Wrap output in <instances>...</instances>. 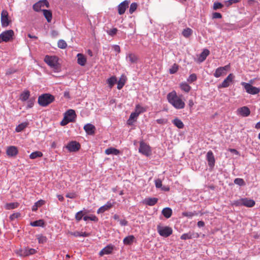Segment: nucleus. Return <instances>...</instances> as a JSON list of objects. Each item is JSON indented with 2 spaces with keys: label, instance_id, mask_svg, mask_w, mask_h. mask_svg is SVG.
<instances>
[{
  "label": "nucleus",
  "instance_id": "nucleus-52",
  "mask_svg": "<svg viewBox=\"0 0 260 260\" xmlns=\"http://www.w3.org/2000/svg\"><path fill=\"white\" fill-rule=\"evenodd\" d=\"M197 79V77L196 74H191L187 79V81L189 83H192L195 81H196Z\"/></svg>",
  "mask_w": 260,
  "mask_h": 260
},
{
  "label": "nucleus",
  "instance_id": "nucleus-9",
  "mask_svg": "<svg viewBox=\"0 0 260 260\" xmlns=\"http://www.w3.org/2000/svg\"><path fill=\"white\" fill-rule=\"evenodd\" d=\"M45 6L47 8L49 7L48 2L47 0H41L35 3L33 5L32 8L35 11L39 12L41 10V8L44 7Z\"/></svg>",
  "mask_w": 260,
  "mask_h": 260
},
{
  "label": "nucleus",
  "instance_id": "nucleus-22",
  "mask_svg": "<svg viewBox=\"0 0 260 260\" xmlns=\"http://www.w3.org/2000/svg\"><path fill=\"white\" fill-rule=\"evenodd\" d=\"M158 201V199L156 198H146L144 201L143 203L148 205V206H153Z\"/></svg>",
  "mask_w": 260,
  "mask_h": 260
},
{
  "label": "nucleus",
  "instance_id": "nucleus-13",
  "mask_svg": "<svg viewBox=\"0 0 260 260\" xmlns=\"http://www.w3.org/2000/svg\"><path fill=\"white\" fill-rule=\"evenodd\" d=\"M115 202L114 201L112 202L111 201H109L107 202V203L101 207L97 210L98 214H102L105 212V211H108L110 209H111L114 205Z\"/></svg>",
  "mask_w": 260,
  "mask_h": 260
},
{
  "label": "nucleus",
  "instance_id": "nucleus-39",
  "mask_svg": "<svg viewBox=\"0 0 260 260\" xmlns=\"http://www.w3.org/2000/svg\"><path fill=\"white\" fill-rule=\"evenodd\" d=\"M44 203V201L43 200H39L38 202H37L32 207V211H36L38 208L42 206Z\"/></svg>",
  "mask_w": 260,
  "mask_h": 260
},
{
  "label": "nucleus",
  "instance_id": "nucleus-16",
  "mask_svg": "<svg viewBox=\"0 0 260 260\" xmlns=\"http://www.w3.org/2000/svg\"><path fill=\"white\" fill-rule=\"evenodd\" d=\"M76 115L75 112L74 110L70 109L67 111L65 113L64 117L67 119L71 120V122H73L75 121Z\"/></svg>",
  "mask_w": 260,
  "mask_h": 260
},
{
  "label": "nucleus",
  "instance_id": "nucleus-63",
  "mask_svg": "<svg viewBox=\"0 0 260 260\" xmlns=\"http://www.w3.org/2000/svg\"><path fill=\"white\" fill-rule=\"evenodd\" d=\"M119 223L121 226H126L127 225L128 222L125 219H119Z\"/></svg>",
  "mask_w": 260,
  "mask_h": 260
},
{
  "label": "nucleus",
  "instance_id": "nucleus-1",
  "mask_svg": "<svg viewBox=\"0 0 260 260\" xmlns=\"http://www.w3.org/2000/svg\"><path fill=\"white\" fill-rule=\"evenodd\" d=\"M168 102L176 109H182L185 107V102L182 95L178 96L175 90L169 93L167 96Z\"/></svg>",
  "mask_w": 260,
  "mask_h": 260
},
{
  "label": "nucleus",
  "instance_id": "nucleus-2",
  "mask_svg": "<svg viewBox=\"0 0 260 260\" xmlns=\"http://www.w3.org/2000/svg\"><path fill=\"white\" fill-rule=\"evenodd\" d=\"M55 100L53 95L49 93H44L38 98V104L43 107H46Z\"/></svg>",
  "mask_w": 260,
  "mask_h": 260
},
{
  "label": "nucleus",
  "instance_id": "nucleus-64",
  "mask_svg": "<svg viewBox=\"0 0 260 260\" xmlns=\"http://www.w3.org/2000/svg\"><path fill=\"white\" fill-rule=\"evenodd\" d=\"M66 197L70 199H74L76 197V194L73 192H69L66 194Z\"/></svg>",
  "mask_w": 260,
  "mask_h": 260
},
{
  "label": "nucleus",
  "instance_id": "nucleus-51",
  "mask_svg": "<svg viewBox=\"0 0 260 260\" xmlns=\"http://www.w3.org/2000/svg\"><path fill=\"white\" fill-rule=\"evenodd\" d=\"M223 7V5L219 2H215L213 4V9L217 10V9H221Z\"/></svg>",
  "mask_w": 260,
  "mask_h": 260
},
{
  "label": "nucleus",
  "instance_id": "nucleus-8",
  "mask_svg": "<svg viewBox=\"0 0 260 260\" xmlns=\"http://www.w3.org/2000/svg\"><path fill=\"white\" fill-rule=\"evenodd\" d=\"M8 12L6 10H3L1 12V21L2 26L4 27L8 26L10 22V20L8 18Z\"/></svg>",
  "mask_w": 260,
  "mask_h": 260
},
{
  "label": "nucleus",
  "instance_id": "nucleus-19",
  "mask_svg": "<svg viewBox=\"0 0 260 260\" xmlns=\"http://www.w3.org/2000/svg\"><path fill=\"white\" fill-rule=\"evenodd\" d=\"M84 129L87 134L92 135L94 134L95 127L93 124L88 123L84 125Z\"/></svg>",
  "mask_w": 260,
  "mask_h": 260
},
{
  "label": "nucleus",
  "instance_id": "nucleus-34",
  "mask_svg": "<svg viewBox=\"0 0 260 260\" xmlns=\"http://www.w3.org/2000/svg\"><path fill=\"white\" fill-rule=\"evenodd\" d=\"M30 96V92L28 90H25L23 92L20 96V99L22 101H26L27 100Z\"/></svg>",
  "mask_w": 260,
  "mask_h": 260
},
{
  "label": "nucleus",
  "instance_id": "nucleus-24",
  "mask_svg": "<svg viewBox=\"0 0 260 260\" xmlns=\"http://www.w3.org/2000/svg\"><path fill=\"white\" fill-rule=\"evenodd\" d=\"M28 124L29 123L27 121L22 122L16 126L15 131L17 133L21 132L23 131L26 127H27Z\"/></svg>",
  "mask_w": 260,
  "mask_h": 260
},
{
  "label": "nucleus",
  "instance_id": "nucleus-58",
  "mask_svg": "<svg viewBox=\"0 0 260 260\" xmlns=\"http://www.w3.org/2000/svg\"><path fill=\"white\" fill-rule=\"evenodd\" d=\"M155 185L156 188H160L162 186V181L160 179H157L155 180Z\"/></svg>",
  "mask_w": 260,
  "mask_h": 260
},
{
  "label": "nucleus",
  "instance_id": "nucleus-31",
  "mask_svg": "<svg viewBox=\"0 0 260 260\" xmlns=\"http://www.w3.org/2000/svg\"><path fill=\"white\" fill-rule=\"evenodd\" d=\"M223 69L219 67L217 68L214 73V76L216 78H218L221 76L226 74V73L223 70Z\"/></svg>",
  "mask_w": 260,
  "mask_h": 260
},
{
  "label": "nucleus",
  "instance_id": "nucleus-36",
  "mask_svg": "<svg viewBox=\"0 0 260 260\" xmlns=\"http://www.w3.org/2000/svg\"><path fill=\"white\" fill-rule=\"evenodd\" d=\"M131 63H135L137 61L138 57L133 53H129L126 57Z\"/></svg>",
  "mask_w": 260,
  "mask_h": 260
},
{
  "label": "nucleus",
  "instance_id": "nucleus-30",
  "mask_svg": "<svg viewBox=\"0 0 260 260\" xmlns=\"http://www.w3.org/2000/svg\"><path fill=\"white\" fill-rule=\"evenodd\" d=\"M209 53L210 51H209V50L207 49H204L200 55L199 58V60L201 62L204 61L206 59V57L209 55Z\"/></svg>",
  "mask_w": 260,
  "mask_h": 260
},
{
  "label": "nucleus",
  "instance_id": "nucleus-53",
  "mask_svg": "<svg viewBox=\"0 0 260 260\" xmlns=\"http://www.w3.org/2000/svg\"><path fill=\"white\" fill-rule=\"evenodd\" d=\"M135 111L140 114L145 111V108L141 106L140 105H137L136 106Z\"/></svg>",
  "mask_w": 260,
  "mask_h": 260
},
{
  "label": "nucleus",
  "instance_id": "nucleus-17",
  "mask_svg": "<svg viewBox=\"0 0 260 260\" xmlns=\"http://www.w3.org/2000/svg\"><path fill=\"white\" fill-rule=\"evenodd\" d=\"M114 246L111 244L107 245L103 249H102V250L100 252V255L103 256L105 254H109L112 253L114 249Z\"/></svg>",
  "mask_w": 260,
  "mask_h": 260
},
{
  "label": "nucleus",
  "instance_id": "nucleus-28",
  "mask_svg": "<svg viewBox=\"0 0 260 260\" xmlns=\"http://www.w3.org/2000/svg\"><path fill=\"white\" fill-rule=\"evenodd\" d=\"M30 225L32 226H40L44 227L45 226V222L43 219H39L38 220L31 221Z\"/></svg>",
  "mask_w": 260,
  "mask_h": 260
},
{
  "label": "nucleus",
  "instance_id": "nucleus-46",
  "mask_svg": "<svg viewBox=\"0 0 260 260\" xmlns=\"http://www.w3.org/2000/svg\"><path fill=\"white\" fill-rule=\"evenodd\" d=\"M179 69L178 65L176 63H174L169 70L170 74H173L176 73Z\"/></svg>",
  "mask_w": 260,
  "mask_h": 260
},
{
  "label": "nucleus",
  "instance_id": "nucleus-43",
  "mask_svg": "<svg viewBox=\"0 0 260 260\" xmlns=\"http://www.w3.org/2000/svg\"><path fill=\"white\" fill-rule=\"evenodd\" d=\"M83 220L86 221H87L88 220H90L91 221L97 222L99 219H98V218L96 216H95L94 215H91L90 216H84Z\"/></svg>",
  "mask_w": 260,
  "mask_h": 260
},
{
  "label": "nucleus",
  "instance_id": "nucleus-62",
  "mask_svg": "<svg viewBox=\"0 0 260 260\" xmlns=\"http://www.w3.org/2000/svg\"><path fill=\"white\" fill-rule=\"evenodd\" d=\"M213 18L217 19V18H221L222 17V15L220 13L218 12H214L212 14Z\"/></svg>",
  "mask_w": 260,
  "mask_h": 260
},
{
  "label": "nucleus",
  "instance_id": "nucleus-56",
  "mask_svg": "<svg viewBox=\"0 0 260 260\" xmlns=\"http://www.w3.org/2000/svg\"><path fill=\"white\" fill-rule=\"evenodd\" d=\"M124 84H125L124 80L123 81V80H122L121 79H120L118 82L117 88L118 89H121L124 86Z\"/></svg>",
  "mask_w": 260,
  "mask_h": 260
},
{
  "label": "nucleus",
  "instance_id": "nucleus-3",
  "mask_svg": "<svg viewBox=\"0 0 260 260\" xmlns=\"http://www.w3.org/2000/svg\"><path fill=\"white\" fill-rule=\"evenodd\" d=\"M44 60L50 68L55 70L57 69L58 58L57 56L46 55Z\"/></svg>",
  "mask_w": 260,
  "mask_h": 260
},
{
  "label": "nucleus",
  "instance_id": "nucleus-29",
  "mask_svg": "<svg viewBox=\"0 0 260 260\" xmlns=\"http://www.w3.org/2000/svg\"><path fill=\"white\" fill-rule=\"evenodd\" d=\"M43 15H44V17H45V18L46 19L47 22H50L52 20V15L51 11L50 10H43Z\"/></svg>",
  "mask_w": 260,
  "mask_h": 260
},
{
  "label": "nucleus",
  "instance_id": "nucleus-59",
  "mask_svg": "<svg viewBox=\"0 0 260 260\" xmlns=\"http://www.w3.org/2000/svg\"><path fill=\"white\" fill-rule=\"evenodd\" d=\"M140 114L137 113V112H133L131 114L129 118L130 120H133L135 118H137Z\"/></svg>",
  "mask_w": 260,
  "mask_h": 260
},
{
  "label": "nucleus",
  "instance_id": "nucleus-18",
  "mask_svg": "<svg viewBox=\"0 0 260 260\" xmlns=\"http://www.w3.org/2000/svg\"><path fill=\"white\" fill-rule=\"evenodd\" d=\"M18 149L16 146H9L6 151L7 154L9 156H16L18 153Z\"/></svg>",
  "mask_w": 260,
  "mask_h": 260
},
{
  "label": "nucleus",
  "instance_id": "nucleus-23",
  "mask_svg": "<svg viewBox=\"0 0 260 260\" xmlns=\"http://www.w3.org/2000/svg\"><path fill=\"white\" fill-rule=\"evenodd\" d=\"M255 202L253 200L247 198H243V206L247 207H252L255 205Z\"/></svg>",
  "mask_w": 260,
  "mask_h": 260
},
{
  "label": "nucleus",
  "instance_id": "nucleus-41",
  "mask_svg": "<svg viewBox=\"0 0 260 260\" xmlns=\"http://www.w3.org/2000/svg\"><path fill=\"white\" fill-rule=\"evenodd\" d=\"M19 204L18 203L14 202V203H7L5 207L6 209L7 210H11L15 208H16L18 207Z\"/></svg>",
  "mask_w": 260,
  "mask_h": 260
},
{
  "label": "nucleus",
  "instance_id": "nucleus-45",
  "mask_svg": "<svg viewBox=\"0 0 260 260\" xmlns=\"http://www.w3.org/2000/svg\"><path fill=\"white\" fill-rule=\"evenodd\" d=\"M234 183L240 186H243L245 185L244 180L242 178H237L234 180Z\"/></svg>",
  "mask_w": 260,
  "mask_h": 260
},
{
  "label": "nucleus",
  "instance_id": "nucleus-14",
  "mask_svg": "<svg viewBox=\"0 0 260 260\" xmlns=\"http://www.w3.org/2000/svg\"><path fill=\"white\" fill-rule=\"evenodd\" d=\"M129 4V1L127 0L124 1L122 3H121L118 6V13L119 15L123 14L126 9L128 8V5Z\"/></svg>",
  "mask_w": 260,
  "mask_h": 260
},
{
  "label": "nucleus",
  "instance_id": "nucleus-25",
  "mask_svg": "<svg viewBox=\"0 0 260 260\" xmlns=\"http://www.w3.org/2000/svg\"><path fill=\"white\" fill-rule=\"evenodd\" d=\"M135 239V237L133 235H129L125 237L123 240L124 245L132 244Z\"/></svg>",
  "mask_w": 260,
  "mask_h": 260
},
{
  "label": "nucleus",
  "instance_id": "nucleus-5",
  "mask_svg": "<svg viewBox=\"0 0 260 260\" xmlns=\"http://www.w3.org/2000/svg\"><path fill=\"white\" fill-rule=\"evenodd\" d=\"M241 85L243 86L246 92L251 94H257L260 91L258 88L254 87L249 83L242 82Z\"/></svg>",
  "mask_w": 260,
  "mask_h": 260
},
{
  "label": "nucleus",
  "instance_id": "nucleus-33",
  "mask_svg": "<svg viewBox=\"0 0 260 260\" xmlns=\"http://www.w3.org/2000/svg\"><path fill=\"white\" fill-rule=\"evenodd\" d=\"M117 81L115 76H112L107 80V82L110 88H112Z\"/></svg>",
  "mask_w": 260,
  "mask_h": 260
},
{
  "label": "nucleus",
  "instance_id": "nucleus-49",
  "mask_svg": "<svg viewBox=\"0 0 260 260\" xmlns=\"http://www.w3.org/2000/svg\"><path fill=\"white\" fill-rule=\"evenodd\" d=\"M196 215H197V213H196V212H192L186 211V212H183L182 213L183 216L187 217L189 218H192L193 216H194Z\"/></svg>",
  "mask_w": 260,
  "mask_h": 260
},
{
  "label": "nucleus",
  "instance_id": "nucleus-40",
  "mask_svg": "<svg viewBox=\"0 0 260 260\" xmlns=\"http://www.w3.org/2000/svg\"><path fill=\"white\" fill-rule=\"evenodd\" d=\"M243 198H241L239 200H235L231 202V205L232 206H236V207H239L243 206Z\"/></svg>",
  "mask_w": 260,
  "mask_h": 260
},
{
  "label": "nucleus",
  "instance_id": "nucleus-12",
  "mask_svg": "<svg viewBox=\"0 0 260 260\" xmlns=\"http://www.w3.org/2000/svg\"><path fill=\"white\" fill-rule=\"evenodd\" d=\"M234 78L235 76L233 74H230L218 86V88H226L229 87L230 84L232 83Z\"/></svg>",
  "mask_w": 260,
  "mask_h": 260
},
{
  "label": "nucleus",
  "instance_id": "nucleus-6",
  "mask_svg": "<svg viewBox=\"0 0 260 260\" xmlns=\"http://www.w3.org/2000/svg\"><path fill=\"white\" fill-rule=\"evenodd\" d=\"M14 35V32L12 29L4 31L0 34L2 41L5 42L12 40Z\"/></svg>",
  "mask_w": 260,
  "mask_h": 260
},
{
  "label": "nucleus",
  "instance_id": "nucleus-10",
  "mask_svg": "<svg viewBox=\"0 0 260 260\" xmlns=\"http://www.w3.org/2000/svg\"><path fill=\"white\" fill-rule=\"evenodd\" d=\"M139 150L140 152L146 156H148L151 154L150 146L143 142L140 143Z\"/></svg>",
  "mask_w": 260,
  "mask_h": 260
},
{
  "label": "nucleus",
  "instance_id": "nucleus-50",
  "mask_svg": "<svg viewBox=\"0 0 260 260\" xmlns=\"http://www.w3.org/2000/svg\"><path fill=\"white\" fill-rule=\"evenodd\" d=\"M83 212L82 211H80L78 212L75 215V219L77 221H80L82 218H83Z\"/></svg>",
  "mask_w": 260,
  "mask_h": 260
},
{
  "label": "nucleus",
  "instance_id": "nucleus-60",
  "mask_svg": "<svg viewBox=\"0 0 260 260\" xmlns=\"http://www.w3.org/2000/svg\"><path fill=\"white\" fill-rule=\"evenodd\" d=\"M35 100V99H30L28 101L27 105V108H31V107H32L34 104Z\"/></svg>",
  "mask_w": 260,
  "mask_h": 260
},
{
  "label": "nucleus",
  "instance_id": "nucleus-35",
  "mask_svg": "<svg viewBox=\"0 0 260 260\" xmlns=\"http://www.w3.org/2000/svg\"><path fill=\"white\" fill-rule=\"evenodd\" d=\"M192 30L189 28H186L185 29H183V30L182 32V34L183 37L185 38H189L192 34Z\"/></svg>",
  "mask_w": 260,
  "mask_h": 260
},
{
  "label": "nucleus",
  "instance_id": "nucleus-11",
  "mask_svg": "<svg viewBox=\"0 0 260 260\" xmlns=\"http://www.w3.org/2000/svg\"><path fill=\"white\" fill-rule=\"evenodd\" d=\"M37 250L34 248L24 247L19 250V254L21 256H27L36 253Z\"/></svg>",
  "mask_w": 260,
  "mask_h": 260
},
{
  "label": "nucleus",
  "instance_id": "nucleus-4",
  "mask_svg": "<svg viewBox=\"0 0 260 260\" xmlns=\"http://www.w3.org/2000/svg\"><path fill=\"white\" fill-rule=\"evenodd\" d=\"M157 231L158 234L162 237L167 238L170 236L173 233L171 228L168 226H157Z\"/></svg>",
  "mask_w": 260,
  "mask_h": 260
},
{
  "label": "nucleus",
  "instance_id": "nucleus-42",
  "mask_svg": "<svg viewBox=\"0 0 260 260\" xmlns=\"http://www.w3.org/2000/svg\"><path fill=\"white\" fill-rule=\"evenodd\" d=\"M207 159L209 162H214L215 159L213 152L211 151H209L207 154Z\"/></svg>",
  "mask_w": 260,
  "mask_h": 260
},
{
  "label": "nucleus",
  "instance_id": "nucleus-55",
  "mask_svg": "<svg viewBox=\"0 0 260 260\" xmlns=\"http://www.w3.org/2000/svg\"><path fill=\"white\" fill-rule=\"evenodd\" d=\"M20 215L21 214L20 213H18V212L14 213L10 215V219L11 220H13L15 219L16 218H18V217H19L20 216Z\"/></svg>",
  "mask_w": 260,
  "mask_h": 260
},
{
  "label": "nucleus",
  "instance_id": "nucleus-20",
  "mask_svg": "<svg viewBox=\"0 0 260 260\" xmlns=\"http://www.w3.org/2000/svg\"><path fill=\"white\" fill-rule=\"evenodd\" d=\"M77 63L81 66H84L86 63L87 59L85 56L82 53H78L77 55Z\"/></svg>",
  "mask_w": 260,
  "mask_h": 260
},
{
  "label": "nucleus",
  "instance_id": "nucleus-61",
  "mask_svg": "<svg viewBox=\"0 0 260 260\" xmlns=\"http://www.w3.org/2000/svg\"><path fill=\"white\" fill-rule=\"evenodd\" d=\"M70 122H71L70 119L68 120L67 118H66L65 117H64L63 120L60 122V124L62 126H64V125H67L68 123H69Z\"/></svg>",
  "mask_w": 260,
  "mask_h": 260
},
{
  "label": "nucleus",
  "instance_id": "nucleus-47",
  "mask_svg": "<svg viewBox=\"0 0 260 260\" xmlns=\"http://www.w3.org/2000/svg\"><path fill=\"white\" fill-rule=\"evenodd\" d=\"M57 45L58 47L61 49H65L67 46V43L63 40H59L58 42Z\"/></svg>",
  "mask_w": 260,
  "mask_h": 260
},
{
  "label": "nucleus",
  "instance_id": "nucleus-21",
  "mask_svg": "<svg viewBox=\"0 0 260 260\" xmlns=\"http://www.w3.org/2000/svg\"><path fill=\"white\" fill-rule=\"evenodd\" d=\"M199 236V235L198 233H192L190 232H189L188 233H185L181 235L180 239L181 240H186L187 239H190L192 238H198Z\"/></svg>",
  "mask_w": 260,
  "mask_h": 260
},
{
  "label": "nucleus",
  "instance_id": "nucleus-38",
  "mask_svg": "<svg viewBox=\"0 0 260 260\" xmlns=\"http://www.w3.org/2000/svg\"><path fill=\"white\" fill-rule=\"evenodd\" d=\"M36 237L38 240V242L40 244H44L47 242V239L46 237L43 235L42 234L37 235H36Z\"/></svg>",
  "mask_w": 260,
  "mask_h": 260
},
{
  "label": "nucleus",
  "instance_id": "nucleus-54",
  "mask_svg": "<svg viewBox=\"0 0 260 260\" xmlns=\"http://www.w3.org/2000/svg\"><path fill=\"white\" fill-rule=\"evenodd\" d=\"M118 29L116 28H113L110 30H107V34L111 36H114L117 32Z\"/></svg>",
  "mask_w": 260,
  "mask_h": 260
},
{
  "label": "nucleus",
  "instance_id": "nucleus-44",
  "mask_svg": "<svg viewBox=\"0 0 260 260\" xmlns=\"http://www.w3.org/2000/svg\"><path fill=\"white\" fill-rule=\"evenodd\" d=\"M43 153L41 151H37L31 153L29 155V157L31 159H35L37 157H41Z\"/></svg>",
  "mask_w": 260,
  "mask_h": 260
},
{
  "label": "nucleus",
  "instance_id": "nucleus-27",
  "mask_svg": "<svg viewBox=\"0 0 260 260\" xmlns=\"http://www.w3.org/2000/svg\"><path fill=\"white\" fill-rule=\"evenodd\" d=\"M172 123L175 126L180 129L183 128L184 126L183 122L178 118H175L173 119L172 120Z\"/></svg>",
  "mask_w": 260,
  "mask_h": 260
},
{
  "label": "nucleus",
  "instance_id": "nucleus-15",
  "mask_svg": "<svg viewBox=\"0 0 260 260\" xmlns=\"http://www.w3.org/2000/svg\"><path fill=\"white\" fill-rule=\"evenodd\" d=\"M237 113L238 115H240L243 117H247L250 114V110L247 107L243 106L238 108Z\"/></svg>",
  "mask_w": 260,
  "mask_h": 260
},
{
  "label": "nucleus",
  "instance_id": "nucleus-26",
  "mask_svg": "<svg viewBox=\"0 0 260 260\" xmlns=\"http://www.w3.org/2000/svg\"><path fill=\"white\" fill-rule=\"evenodd\" d=\"M161 214L166 218H170L172 214V210L169 207H166L163 209Z\"/></svg>",
  "mask_w": 260,
  "mask_h": 260
},
{
  "label": "nucleus",
  "instance_id": "nucleus-7",
  "mask_svg": "<svg viewBox=\"0 0 260 260\" xmlns=\"http://www.w3.org/2000/svg\"><path fill=\"white\" fill-rule=\"evenodd\" d=\"M80 147L81 146L79 142L72 141L69 142L65 147L69 152H76L80 149Z\"/></svg>",
  "mask_w": 260,
  "mask_h": 260
},
{
  "label": "nucleus",
  "instance_id": "nucleus-32",
  "mask_svg": "<svg viewBox=\"0 0 260 260\" xmlns=\"http://www.w3.org/2000/svg\"><path fill=\"white\" fill-rule=\"evenodd\" d=\"M180 87L182 90L185 92H188L191 90V87L186 82L180 83Z\"/></svg>",
  "mask_w": 260,
  "mask_h": 260
},
{
  "label": "nucleus",
  "instance_id": "nucleus-37",
  "mask_svg": "<svg viewBox=\"0 0 260 260\" xmlns=\"http://www.w3.org/2000/svg\"><path fill=\"white\" fill-rule=\"evenodd\" d=\"M105 153L107 154H115L117 155L119 153V150L114 148H109L105 150Z\"/></svg>",
  "mask_w": 260,
  "mask_h": 260
},
{
  "label": "nucleus",
  "instance_id": "nucleus-48",
  "mask_svg": "<svg viewBox=\"0 0 260 260\" xmlns=\"http://www.w3.org/2000/svg\"><path fill=\"white\" fill-rule=\"evenodd\" d=\"M138 4L136 3H132L129 9V13L133 14L136 10Z\"/></svg>",
  "mask_w": 260,
  "mask_h": 260
},
{
  "label": "nucleus",
  "instance_id": "nucleus-57",
  "mask_svg": "<svg viewBox=\"0 0 260 260\" xmlns=\"http://www.w3.org/2000/svg\"><path fill=\"white\" fill-rule=\"evenodd\" d=\"M240 1V0H228L225 2L227 6H229L234 3H237Z\"/></svg>",
  "mask_w": 260,
  "mask_h": 260
}]
</instances>
